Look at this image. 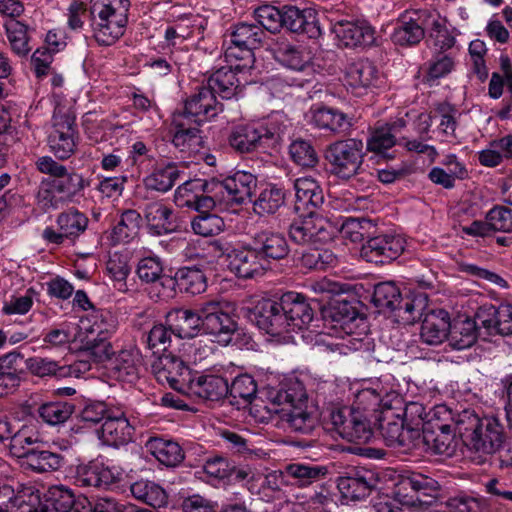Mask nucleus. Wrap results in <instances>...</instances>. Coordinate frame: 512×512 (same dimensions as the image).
I'll return each mask as SVG.
<instances>
[{
  "instance_id": "aec40b11",
  "label": "nucleus",
  "mask_w": 512,
  "mask_h": 512,
  "mask_svg": "<svg viewBox=\"0 0 512 512\" xmlns=\"http://www.w3.org/2000/svg\"><path fill=\"white\" fill-rule=\"evenodd\" d=\"M229 384L219 375H191L183 392L187 396H195L207 401H219L227 397Z\"/></svg>"
},
{
  "instance_id": "39448f33",
  "label": "nucleus",
  "mask_w": 512,
  "mask_h": 512,
  "mask_svg": "<svg viewBox=\"0 0 512 512\" xmlns=\"http://www.w3.org/2000/svg\"><path fill=\"white\" fill-rule=\"evenodd\" d=\"M75 119V115L63 107L54 111L48 143L54 155L61 160L68 159L76 150L78 131Z\"/></svg>"
},
{
  "instance_id": "2eb2a0df",
  "label": "nucleus",
  "mask_w": 512,
  "mask_h": 512,
  "mask_svg": "<svg viewBox=\"0 0 512 512\" xmlns=\"http://www.w3.org/2000/svg\"><path fill=\"white\" fill-rule=\"evenodd\" d=\"M378 478L371 470L359 468L346 472L337 479V488L345 499L360 500L376 488Z\"/></svg>"
},
{
  "instance_id": "72a5a7b5",
  "label": "nucleus",
  "mask_w": 512,
  "mask_h": 512,
  "mask_svg": "<svg viewBox=\"0 0 512 512\" xmlns=\"http://www.w3.org/2000/svg\"><path fill=\"white\" fill-rule=\"evenodd\" d=\"M478 320L468 317H458L451 321L448 341L450 346L456 350H463L471 347L477 340L478 331L481 329Z\"/></svg>"
},
{
  "instance_id": "37998d69",
  "label": "nucleus",
  "mask_w": 512,
  "mask_h": 512,
  "mask_svg": "<svg viewBox=\"0 0 512 512\" xmlns=\"http://www.w3.org/2000/svg\"><path fill=\"white\" fill-rule=\"evenodd\" d=\"M136 274L143 283H159L163 287L173 284V279L164 274L162 261L157 256H148L140 259L137 264Z\"/></svg>"
},
{
  "instance_id": "423d86ee",
  "label": "nucleus",
  "mask_w": 512,
  "mask_h": 512,
  "mask_svg": "<svg viewBox=\"0 0 512 512\" xmlns=\"http://www.w3.org/2000/svg\"><path fill=\"white\" fill-rule=\"evenodd\" d=\"M330 420L337 433L347 441L365 444L373 437L370 421L359 410L350 407L333 410Z\"/></svg>"
},
{
  "instance_id": "8fccbe9b",
  "label": "nucleus",
  "mask_w": 512,
  "mask_h": 512,
  "mask_svg": "<svg viewBox=\"0 0 512 512\" xmlns=\"http://www.w3.org/2000/svg\"><path fill=\"white\" fill-rule=\"evenodd\" d=\"M257 384L248 374L236 377L229 385L228 397L231 404L246 407L256 398Z\"/></svg>"
},
{
  "instance_id": "c85d7f7f",
  "label": "nucleus",
  "mask_w": 512,
  "mask_h": 512,
  "mask_svg": "<svg viewBox=\"0 0 512 512\" xmlns=\"http://www.w3.org/2000/svg\"><path fill=\"white\" fill-rule=\"evenodd\" d=\"M282 27L293 33L305 34L309 38H317L321 35L316 12L313 9L301 10L296 6H284Z\"/></svg>"
},
{
  "instance_id": "f704fd0d",
  "label": "nucleus",
  "mask_w": 512,
  "mask_h": 512,
  "mask_svg": "<svg viewBox=\"0 0 512 512\" xmlns=\"http://www.w3.org/2000/svg\"><path fill=\"white\" fill-rule=\"evenodd\" d=\"M141 355L136 349H123L112 359L111 370L120 381L132 383L138 379Z\"/></svg>"
},
{
  "instance_id": "9b49d317",
  "label": "nucleus",
  "mask_w": 512,
  "mask_h": 512,
  "mask_svg": "<svg viewBox=\"0 0 512 512\" xmlns=\"http://www.w3.org/2000/svg\"><path fill=\"white\" fill-rule=\"evenodd\" d=\"M266 38L265 31L254 23L242 22L234 26L231 34L230 41L242 49L244 64H236V69L239 71L250 70L254 65L253 50L259 48L264 39Z\"/></svg>"
},
{
  "instance_id": "e2e57ef3",
  "label": "nucleus",
  "mask_w": 512,
  "mask_h": 512,
  "mask_svg": "<svg viewBox=\"0 0 512 512\" xmlns=\"http://www.w3.org/2000/svg\"><path fill=\"white\" fill-rule=\"evenodd\" d=\"M73 411L74 406L68 402H51L40 406L38 414L47 424L58 425L67 421Z\"/></svg>"
},
{
  "instance_id": "6ab92c4d",
  "label": "nucleus",
  "mask_w": 512,
  "mask_h": 512,
  "mask_svg": "<svg viewBox=\"0 0 512 512\" xmlns=\"http://www.w3.org/2000/svg\"><path fill=\"white\" fill-rule=\"evenodd\" d=\"M404 250L403 240L393 235L370 238L361 248V256L368 262L383 264L396 259Z\"/></svg>"
},
{
  "instance_id": "4be33fe9",
  "label": "nucleus",
  "mask_w": 512,
  "mask_h": 512,
  "mask_svg": "<svg viewBox=\"0 0 512 512\" xmlns=\"http://www.w3.org/2000/svg\"><path fill=\"white\" fill-rule=\"evenodd\" d=\"M379 77L377 67L369 60L362 59L349 64L345 73V86L356 96H362L376 87Z\"/></svg>"
},
{
  "instance_id": "69168bd1",
  "label": "nucleus",
  "mask_w": 512,
  "mask_h": 512,
  "mask_svg": "<svg viewBox=\"0 0 512 512\" xmlns=\"http://www.w3.org/2000/svg\"><path fill=\"white\" fill-rule=\"evenodd\" d=\"M56 190L64 197L68 202L73 201L76 195H78L85 187L84 179L82 175L75 172H65L64 176H60L55 179H50Z\"/></svg>"
},
{
  "instance_id": "a211bd4d",
  "label": "nucleus",
  "mask_w": 512,
  "mask_h": 512,
  "mask_svg": "<svg viewBox=\"0 0 512 512\" xmlns=\"http://www.w3.org/2000/svg\"><path fill=\"white\" fill-rule=\"evenodd\" d=\"M123 478V472L99 462H89L77 467L75 481L80 487L108 488Z\"/></svg>"
},
{
  "instance_id": "cd10ccee",
  "label": "nucleus",
  "mask_w": 512,
  "mask_h": 512,
  "mask_svg": "<svg viewBox=\"0 0 512 512\" xmlns=\"http://www.w3.org/2000/svg\"><path fill=\"white\" fill-rule=\"evenodd\" d=\"M290 399V389L271 390L268 392L267 401L255 398L249 404V413L259 423H267L275 418L280 421L285 403Z\"/></svg>"
},
{
  "instance_id": "de8ad7c7",
  "label": "nucleus",
  "mask_w": 512,
  "mask_h": 512,
  "mask_svg": "<svg viewBox=\"0 0 512 512\" xmlns=\"http://www.w3.org/2000/svg\"><path fill=\"white\" fill-rule=\"evenodd\" d=\"M180 177V170L175 163L158 165L154 171L145 178L144 183L148 189L167 192Z\"/></svg>"
},
{
  "instance_id": "a878e982",
  "label": "nucleus",
  "mask_w": 512,
  "mask_h": 512,
  "mask_svg": "<svg viewBox=\"0 0 512 512\" xmlns=\"http://www.w3.org/2000/svg\"><path fill=\"white\" fill-rule=\"evenodd\" d=\"M281 301L288 331L301 330L313 320L314 311L303 295L288 292L281 296Z\"/></svg>"
},
{
  "instance_id": "338daca9",
  "label": "nucleus",
  "mask_w": 512,
  "mask_h": 512,
  "mask_svg": "<svg viewBox=\"0 0 512 512\" xmlns=\"http://www.w3.org/2000/svg\"><path fill=\"white\" fill-rule=\"evenodd\" d=\"M223 219L211 213L199 214L191 221V227L195 234L203 237L218 235L224 229Z\"/></svg>"
},
{
  "instance_id": "79ce46f5",
  "label": "nucleus",
  "mask_w": 512,
  "mask_h": 512,
  "mask_svg": "<svg viewBox=\"0 0 512 512\" xmlns=\"http://www.w3.org/2000/svg\"><path fill=\"white\" fill-rule=\"evenodd\" d=\"M142 225V216L134 209L124 210L120 220L112 229V239L115 243H127L136 238Z\"/></svg>"
},
{
  "instance_id": "2f4dec72",
  "label": "nucleus",
  "mask_w": 512,
  "mask_h": 512,
  "mask_svg": "<svg viewBox=\"0 0 512 512\" xmlns=\"http://www.w3.org/2000/svg\"><path fill=\"white\" fill-rule=\"evenodd\" d=\"M166 325L179 338H192L201 329L200 308L197 312L175 308L166 315Z\"/></svg>"
},
{
  "instance_id": "603ef678",
  "label": "nucleus",
  "mask_w": 512,
  "mask_h": 512,
  "mask_svg": "<svg viewBox=\"0 0 512 512\" xmlns=\"http://www.w3.org/2000/svg\"><path fill=\"white\" fill-rule=\"evenodd\" d=\"M174 282L180 290L192 295L200 294L207 288V279L204 272L195 266L178 269L173 279Z\"/></svg>"
},
{
  "instance_id": "f8f14e48",
  "label": "nucleus",
  "mask_w": 512,
  "mask_h": 512,
  "mask_svg": "<svg viewBox=\"0 0 512 512\" xmlns=\"http://www.w3.org/2000/svg\"><path fill=\"white\" fill-rule=\"evenodd\" d=\"M279 139V132L272 131L265 126L239 125L232 130L229 143L236 151L248 153Z\"/></svg>"
},
{
  "instance_id": "09e8293b",
  "label": "nucleus",
  "mask_w": 512,
  "mask_h": 512,
  "mask_svg": "<svg viewBox=\"0 0 512 512\" xmlns=\"http://www.w3.org/2000/svg\"><path fill=\"white\" fill-rule=\"evenodd\" d=\"M184 119L181 116L175 117V133L173 144L181 151L198 152L202 147L203 140L197 127H186Z\"/></svg>"
},
{
  "instance_id": "c9c22d12",
  "label": "nucleus",
  "mask_w": 512,
  "mask_h": 512,
  "mask_svg": "<svg viewBox=\"0 0 512 512\" xmlns=\"http://www.w3.org/2000/svg\"><path fill=\"white\" fill-rule=\"evenodd\" d=\"M145 448L147 452L167 467H175L184 460L183 449L173 440L150 437L145 443Z\"/></svg>"
},
{
  "instance_id": "c03bdc74",
  "label": "nucleus",
  "mask_w": 512,
  "mask_h": 512,
  "mask_svg": "<svg viewBox=\"0 0 512 512\" xmlns=\"http://www.w3.org/2000/svg\"><path fill=\"white\" fill-rule=\"evenodd\" d=\"M22 459L28 468L39 473L58 470L63 461L61 455L45 450L40 445L31 448Z\"/></svg>"
},
{
  "instance_id": "473e14b6",
  "label": "nucleus",
  "mask_w": 512,
  "mask_h": 512,
  "mask_svg": "<svg viewBox=\"0 0 512 512\" xmlns=\"http://www.w3.org/2000/svg\"><path fill=\"white\" fill-rule=\"evenodd\" d=\"M144 218L152 235L161 236L176 230L173 211L162 202H150L144 208Z\"/></svg>"
},
{
  "instance_id": "5701e85b",
  "label": "nucleus",
  "mask_w": 512,
  "mask_h": 512,
  "mask_svg": "<svg viewBox=\"0 0 512 512\" xmlns=\"http://www.w3.org/2000/svg\"><path fill=\"white\" fill-rule=\"evenodd\" d=\"M267 263L254 250L250 241L241 248H236L230 255L229 268L239 278L249 279L263 275Z\"/></svg>"
},
{
  "instance_id": "9d476101",
  "label": "nucleus",
  "mask_w": 512,
  "mask_h": 512,
  "mask_svg": "<svg viewBox=\"0 0 512 512\" xmlns=\"http://www.w3.org/2000/svg\"><path fill=\"white\" fill-rule=\"evenodd\" d=\"M152 372L159 383H167L181 394L192 375L184 362L171 353L159 356L152 364Z\"/></svg>"
},
{
  "instance_id": "bb28decb",
  "label": "nucleus",
  "mask_w": 512,
  "mask_h": 512,
  "mask_svg": "<svg viewBox=\"0 0 512 512\" xmlns=\"http://www.w3.org/2000/svg\"><path fill=\"white\" fill-rule=\"evenodd\" d=\"M333 32L346 47L367 46L374 42V29L365 21L342 19L333 24Z\"/></svg>"
},
{
  "instance_id": "a18cd8bd",
  "label": "nucleus",
  "mask_w": 512,
  "mask_h": 512,
  "mask_svg": "<svg viewBox=\"0 0 512 512\" xmlns=\"http://www.w3.org/2000/svg\"><path fill=\"white\" fill-rule=\"evenodd\" d=\"M312 122L320 129L334 133H342L351 126L346 114L328 107L317 108L313 111Z\"/></svg>"
},
{
  "instance_id": "052dcab7",
  "label": "nucleus",
  "mask_w": 512,
  "mask_h": 512,
  "mask_svg": "<svg viewBox=\"0 0 512 512\" xmlns=\"http://www.w3.org/2000/svg\"><path fill=\"white\" fill-rule=\"evenodd\" d=\"M5 441H9L8 448L11 455L23 458L31 448L39 445V438L35 435H28L26 429L14 430L11 424V433L5 437Z\"/></svg>"
},
{
  "instance_id": "5fc2aeb1",
  "label": "nucleus",
  "mask_w": 512,
  "mask_h": 512,
  "mask_svg": "<svg viewBox=\"0 0 512 512\" xmlns=\"http://www.w3.org/2000/svg\"><path fill=\"white\" fill-rule=\"evenodd\" d=\"M285 473L295 480L299 487H306L324 478L328 469L322 465H310L302 463H291L285 466Z\"/></svg>"
},
{
  "instance_id": "f3484780",
  "label": "nucleus",
  "mask_w": 512,
  "mask_h": 512,
  "mask_svg": "<svg viewBox=\"0 0 512 512\" xmlns=\"http://www.w3.org/2000/svg\"><path fill=\"white\" fill-rule=\"evenodd\" d=\"M222 111V104L219 103L213 91L207 86L199 88L198 92L188 98L185 102L183 119H191L197 125L215 117Z\"/></svg>"
},
{
  "instance_id": "49530a36",
  "label": "nucleus",
  "mask_w": 512,
  "mask_h": 512,
  "mask_svg": "<svg viewBox=\"0 0 512 512\" xmlns=\"http://www.w3.org/2000/svg\"><path fill=\"white\" fill-rule=\"evenodd\" d=\"M130 491L136 499L154 508L163 507L167 503L168 496L166 491L153 481L138 480L131 485Z\"/></svg>"
},
{
  "instance_id": "f03ea898",
  "label": "nucleus",
  "mask_w": 512,
  "mask_h": 512,
  "mask_svg": "<svg viewBox=\"0 0 512 512\" xmlns=\"http://www.w3.org/2000/svg\"><path fill=\"white\" fill-rule=\"evenodd\" d=\"M129 0H91L95 40L103 46L113 44L124 34Z\"/></svg>"
},
{
  "instance_id": "a19ab883",
  "label": "nucleus",
  "mask_w": 512,
  "mask_h": 512,
  "mask_svg": "<svg viewBox=\"0 0 512 512\" xmlns=\"http://www.w3.org/2000/svg\"><path fill=\"white\" fill-rule=\"evenodd\" d=\"M49 501L53 506L51 512H78L79 509H84L88 500L86 497H76L74 492L63 486H53L49 489Z\"/></svg>"
},
{
  "instance_id": "7c9ffc66",
  "label": "nucleus",
  "mask_w": 512,
  "mask_h": 512,
  "mask_svg": "<svg viewBox=\"0 0 512 512\" xmlns=\"http://www.w3.org/2000/svg\"><path fill=\"white\" fill-rule=\"evenodd\" d=\"M451 321L447 311L440 309L428 313L421 324L420 336L428 345H439L449 337Z\"/></svg>"
},
{
  "instance_id": "1a4fd4ad",
  "label": "nucleus",
  "mask_w": 512,
  "mask_h": 512,
  "mask_svg": "<svg viewBox=\"0 0 512 512\" xmlns=\"http://www.w3.org/2000/svg\"><path fill=\"white\" fill-rule=\"evenodd\" d=\"M290 400L285 403L280 422L290 431L310 434L317 426V418L306 410V397L303 391L296 393L290 388Z\"/></svg>"
},
{
  "instance_id": "0e129e2a",
  "label": "nucleus",
  "mask_w": 512,
  "mask_h": 512,
  "mask_svg": "<svg viewBox=\"0 0 512 512\" xmlns=\"http://www.w3.org/2000/svg\"><path fill=\"white\" fill-rule=\"evenodd\" d=\"M5 27L13 51L20 56L27 55L30 51L27 26L20 21L11 19L6 22Z\"/></svg>"
},
{
  "instance_id": "3c124183",
  "label": "nucleus",
  "mask_w": 512,
  "mask_h": 512,
  "mask_svg": "<svg viewBox=\"0 0 512 512\" xmlns=\"http://www.w3.org/2000/svg\"><path fill=\"white\" fill-rule=\"evenodd\" d=\"M373 304L380 312H393L403 302L399 288L393 282H382L375 286L372 296Z\"/></svg>"
},
{
  "instance_id": "ea45409f",
  "label": "nucleus",
  "mask_w": 512,
  "mask_h": 512,
  "mask_svg": "<svg viewBox=\"0 0 512 512\" xmlns=\"http://www.w3.org/2000/svg\"><path fill=\"white\" fill-rule=\"evenodd\" d=\"M294 189L298 204L303 207L318 209L324 203V194L321 186L312 177H300L294 181Z\"/></svg>"
},
{
  "instance_id": "412c9836",
  "label": "nucleus",
  "mask_w": 512,
  "mask_h": 512,
  "mask_svg": "<svg viewBox=\"0 0 512 512\" xmlns=\"http://www.w3.org/2000/svg\"><path fill=\"white\" fill-rule=\"evenodd\" d=\"M476 319L487 335L512 334V305L502 304L498 307L483 305L476 312Z\"/></svg>"
},
{
  "instance_id": "20e7f679",
  "label": "nucleus",
  "mask_w": 512,
  "mask_h": 512,
  "mask_svg": "<svg viewBox=\"0 0 512 512\" xmlns=\"http://www.w3.org/2000/svg\"><path fill=\"white\" fill-rule=\"evenodd\" d=\"M440 484L437 480L421 473H412L404 476L397 483L395 496L406 506L416 507L431 505L440 493Z\"/></svg>"
},
{
  "instance_id": "0eeeda50",
  "label": "nucleus",
  "mask_w": 512,
  "mask_h": 512,
  "mask_svg": "<svg viewBox=\"0 0 512 512\" xmlns=\"http://www.w3.org/2000/svg\"><path fill=\"white\" fill-rule=\"evenodd\" d=\"M430 22L431 12L428 10H406L398 17L391 39L399 46L417 45L423 40Z\"/></svg>"
},
{
  "instance_id": "f257e3e1",
  "label": "nucleus",
  "mask_w": 512,
  "mask_h": 512,
  "mask_svg": "<svg viewBox=\"0 0 512 512\" xmlns=\"http://www.w3.org/2000/svg\"><path fill=\"white\" fill-rule=\"evenodd\" d=\"M451 420L463 442L480 457L498 454L499 467L512 466V446L507 445L505 428L497 417H479L472 410H463Z\"/></svg>"
},
{
  "instance_id": "774afa93",
  "label": "nucleus",
  "mask_w": 512,
  "mask_h": 512,
  "mask_svg": "<svg viewBox=\"0 0 512 512\" xmlns=\"http://www.w3.org/2000/svg\"><path fill=\"white\" fill-rule=\"evenodd\" d=\"M446 507L450 512H490V508L484 500L465 495L448 498Z\"/></svg>"
},
{
  "instance_id": "4c0bfd02",
  "label": "nucleus",
  "mask_w": 512,
  "mask_h": 512,
  "mask_svg": "<svg viewBox=\"0 0 512 512\" xmlns=\"http://www.w3.org/2000/svg\"><path fill=\"white\" fill-rule=\"evenodd\" d=\"M246 71L237 70L236 65L234 68L222 67L208 78L207 87L213 91L214 95L218 93L223 99H230L236 95L241 84V79L237 77V74H244Z\"/></svg>"
},
{
  "instance_id": "864d4df0",
  "label": "nucleus",
  "mask_w": 512,
  "mask_h": 512,
  "mask_svg": "<svg viewBox=\"0 0 512 512\" xmlns=\"http://www.w3.org/2000/svg\"><path fill=\"white\" fill-rule=\"evenodd\" d=\"M401 416L391 410L383 412L378 419V430L389 447L398 448L405 427Z\"/></svg>"
},
{
  "instance_id": "c756f323",
  "label": "nucleus",
  "mask_w": 512,
  "mask_h": 512,
  "mask_svg": "<svg viewBox=\"0 0 512 512\" xmlns=\"http://www.w3.org/2000/svg\"><path fill=\"white\" fill-rule=\"evenodd\" d=\"M454 422L452 424H430L424 429L425 452L438 455H451L455 451Z\"/></svg>"
},
{
  "instance_id": "bf43d9fd",
  "label": "nucleus",
  "mask_w": 512,
  "mask_h": 512,
  "mask_svg": "<svg viewBox=\"0 0 512 512\" xmlns=\"http://www.w3.org/2000/svg\"><path fill=\"white\" fill-rule=\"evenodd\" d=\"M56 222L63 235L70 238L77 237L86 230L88 219L78 210L70 209L60 213Z\"/></svg>"
},
{
  "instance_id": "6e6552de",
  "label": "nucleus",
  "mask_w": 512,
  "mask_h": 512,
  "mask_svg": "<svg viewBox=\"0 0 512 512\" xmlns=\"http://www.w3.org/2000/svg\"><path fill=\"white\" fill-rule=\"evenodd\" d=\"M201 328L216 338L219 343L228 344L237 330L236 321L224 310L223 303L207 301L200 306Z\"/></svg>"
},
{
  "instance_id": "58836bf2",
  "label": "nucleus",
  "mask_w": 512,
  "mask_h": 512,
  "mask_svg": "<svg viewBox=\"0 0 512 512\" xmlns=\"http://www.w3.org/2000/svg\"><path fill=\"white\" fill-rule=\"evenodd\" d=\"M305 219L310 231L312 245L327 243L338 234V222H332L313 210L308 212V216Z\"/></svg>"
},
{
  "instance_id": "4d7b16f0",
  "label": "nucleus",
  "mask_w": 512,
  "mask_h": 512,
  "mask_svg": "<svg viewBox=\"0 0 512 512\" xmlns=\"http://www.w3.org/2000/svg\"><path fill=\"white\" fill-rule=\"evenodd\" d=\"M285 204V193L277 187H269L261 191L254 201L253 210L260 216L275 214Z\"/></svg>"
},
{
  "instance_id": "393cba45",
  "label": "nucleus",
  "mask_w": 512,
  "mask_h": 512,
  "mask_svg": "<svg viewBox=\"0 0 512 512\" xmlns=\"http://www.w3.org/2000/svg\"><path fill=\"white\" fill-rule=\"evenodd\" d=\"M109 323L95 322L92 326L91 333H97L96 337L88 338L83 347V354L91 357L95 362H104L111 359L114 353L111 343L108 341V336L111 335L115 329V320L111 315H108Z\"/></svg>"
},
{
  "instance_id": "13d9d810",
  "label": "nucleus",
  "mask_w": 512,
  "mask_h": 512,
  "mask_svg": "<svg viewBox=\"0 0 512 512\" xmlns=\"http://www.w3.org/2000/svg\"><path fill=\"white\" fill-rule=\"evenodd\" d=\"M276 57L287 67L301 71L310 62L309 53L300 46L280 43L276 49Z\"/></svg>"
},
{
  "instance_id": "b1692460",
  "label": "nucleus",
  "mask_w": 512,
  "mask_h": 512,
  "mask_svg": "<svg viewBox=\"0 0 512 512\" xmlns=\"http://www.w3.org/2000/svg\"><path fill=\"white\" fill-rule=\"evenodd\" d=\"M99 439L106 445L120 447L132 441L134 427L123 412L114 411L97 431Z\"/></svg>"
},
{
  "instance_id": "e433bc0d",
  "label": "nucleus",
  "mask_w": 512,
  "mask_h": 512,
  "mask_svg": "<svg viewBox=\"0 0 512 512\" xmlns=\"http://www.w3.org/2000/svg\"><path fill=\"white\" fill-rule=\"evenodd\" d=\"M24 357L11 352L0 357V397L19 386L23 372Z\"/></svg>"
},
{
  "instance_id": "6e6d98bb",
  "label": "nucleus",
  "mask_w": 512,
  "mask_h": 512,
  "mask_svg": "<svg viewBox=\"0 0 512 512\" xmlns=\"http://www.w3.org/2000/svg\"><path fill=\"white\" fill-rule=\"evenodd\" d=\"M216 189H218V180L211 179L207 181L203 187V190L197 195L193 196V202L188 200V203H191L189 208H193L199 212V214L209 213L213 210L217 205H226L225 198L222 193H216Z\"/></svg>"
},
{
  "instance_id": "680f3d73",
  "label": "nucleus",
  "mask_w": 512,
  "mask_h": 512,
  "mask_svg": "<svg viewBox=\"0 0 512 512\" xmlns=\"http://www.w3.org/2000/svg\"><path fill=\"white\" fill-rule=\"evenodd\" d=\"M292 161L304 168H313L318 163V155L312 144L304 139L294 140L289 146Z\"/></svg>"
},
{
  "instance_id": "ddd939ff",
  "label": "nucleus",
  "mask_w": 512,
  "mask_h": 512,
  "mask_svg": "<svg viewBox=\"0 0 512 512\" xmlns=\"http://www.w3.org/2000/svg\"><path fill=\"white\" fill-rule=\"evenodd\" d=\"M250 315L257 326L271 335H280L288 332V322L283 315L281 298L261 299L251 309Z\"/></svg>"
},
{
  "instance_id": "4468645a",
  "label": "nucleus",
  "mask_w": 512,
  "mask_h": 512,
  "mask_svg": "<svg viewBox=\"0 0 512 512\" xmlns=\"http://www.w3.org/2000/svg\"><path fill=\"white\" fill-rule=\"evenodd\" d=\"M257 187V178L250 172L237 171L224 180H218L216 193H222L226 205L243 204L250 200Z\"/></svg>"
},
{
  "instance_id": "7ed1b4c3",
  "label": "nucleus",
  "mask_w": 512,
  "mask_h": 512,
  "mask_svg": "<svg viewBox=\"0 0 512 512\" xmlns=\"http://www.w3.org/2000/svg\"><path fill=\"white\" fill-rule=\"evenodd\" d=\"M364 156V143L354 138L331 143L325 153L331 173L343 180L363 172Z\"/></svg>"
},
{
  "instance_id": "dca6fc26",
  "label": "nucleus",
  "mask_w": 512,
  "mask_h": 512,
  "mask_svg": "<svg viewBox=\"0 0 512 512\" xmlns=\"http://www.w3.org/2000/svg\"><path fill=\"white\" fill-rule=\"evenodd\" d=\"M249 241L267 264L269 260L286 258L290 252L284 234L268 228L258 229L251 233Z\"/></svg>"
}]
</instances>
